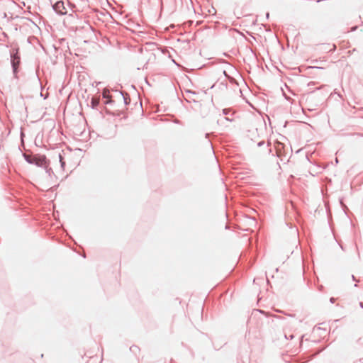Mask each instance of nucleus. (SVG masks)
I'll return each instance as SVG.
<instances>
[{
	"mask_svg": "<svg viewBox=\"0 0 363 363\" xmlns=\"http://www.w3.org/2000/svg\"><path fill=\"white\" fill-rule=\"evenodd\" d=\"M29 162L30 163H35V164L38 166H42L45 162V157L43 156L42 157H34L32 160H29Z\"/></svg>",
	"mask_w": 363,
	"mask_h": 363,
	"instance_id": "4",
	"label": "nucleus"
},
{
	"mask_svg": "<svg viewBox=\"0 0 363 363\" xmlns=\"http://www.w3.org/2000/svg\"><path fill=\"white\" fill-rule=\"evenodd\" d=\"M11 62L14 70H16L20 64V57L18 56V50L11 54Z\"/></svg>",
	"mask_w": 363,
	"mask_h": 363,
	"instance_id": "2",
	"label": "nucleus"
},
{
	"mask_svg": "<svg viewBox=\"0 0 363 363\" xmlns=\"http://www.w3.org/2000/svg\"><path fill=\"white\" fill-rule=\"evenodd\" d=\"M284 145L283 143L277 142L275 144V149H276L277 155L280 158H281L284 155Z\"/></svg>",
	"mask_w": 363,
	"mask_h": 363,
	"instance_id": "3",
	"label": "nucleus"
},
{
	"mask_svg": "<svg viewBox=\"0 0 363 363\" xmlns=\"http://www.w3.org/2000/svg\"><path fill=\"white\" fill-rule=\"evenodd\" d=\"M53 9L60 14L67 13V9L65 6L64 2L62 1L56 2L53 6Z\"/></svg>",
	"mask_w": 363,
	"mask_h": 363,
	"instance_id": "1",
	"label": "nucleus"
}]
</instances>
